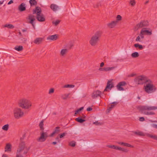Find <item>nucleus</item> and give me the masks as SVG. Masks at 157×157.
Instances as JSON below:
<instances>
[{"mask_svg": "<svg viewBox=\"0 0 157 157\" xmlns=\"http://www.w3.org/2000/svg\"><path fill=\"white\" fill-rule=\"evenodd\" d=\"M151 126L157 129V125L155 124H153L151 125Z\"/></svg>", "mask_w": 157, "mask_h": 157, "instance_id": "nucleus-52", "label": "nucleus"}, {"mask_svg": "<svg viewBox=\"0 0 157 157\" xmlns=\"http://www.w3.org/2000/svg\"><path fill=\"white\" fill-rule=\"evenodd\" d=\"M32 106V103L29 100L22 98L20 100V107L25 109H29Z\"/></svg>", "mask_w": 157, "mask_h": 157, "instance_id": "nucleus-3", "label": "nucleus"}, {"mask_svg": "<svg viewBox=\"0 0 157 157\" xmlns=\"http://www.w3.org/2000/svg\"><path fill=\"white\" fill-rule=\"evenodd\" d=\"M50 8L52 10L54 11H56L59 9L58 6L54 4H51Z\"/></svg>", "mask_w": 157, "mask_h": 157, "instance_id": "nucleus-24", "label": "nucleus"}, {"mask_svg": "<svg viewBox=\"0 0 157 157\" xmlns=\"http://www.w3.org/2000/svg\"><path fill=\"white\" fill-rule=\"evenodd\" d=\"M69 145L72 147H74L76 145V143L74 141H71L69 143Z\"/></svg>", "mask_w": 157, "mask_h": 157, "instance_id": "nucleus-39", "label": "nucleus"}, {"mask_svg": "<svg viewBox=\"0 0 157 157\" xmlns=\"http://www.w3.org/2000/svg\"><path fill=\"white\" fill-rule=\"evenodd\" d=\"M101 4L100 2H98L97 4H96L95 5H94V8H98L99 6H101Z\"/></svg>", "mask_w": 157, "mask_h": 157, "instance_id": "nucleus-46", "label": "nucleus"}, {"mask_svg": "<svg viewBox=\"0 0 157 157\" xmlns=\"http://www.w3.org/2000/svg\"><path fill=\"white\" fill-rule=\"evenodd\" d=\"M107 147L111 148L116 149L117 146L109 145Z\"/></svg>", "mask_w": 157, "mask_h": 157, "instance_id": "nucleus-42", "label": "nucleus"}, {"mask_svg": "<svg viewBox=\"0 0 157 157\" xmlns=\"http://www.w3.org/2000/svg\"><path fill=\"white\" fill-rule=\"evenodd\" d=\"M131 56L133 58H136L139 56V54L137 52H136L132 53L131 55Z\"/></svg>", "mask_w": 157, "mask_h": 157, "instance_id": "nucleus-36", "label": "nucleus"}, {"mask_svg": "<svg viewBox=\"0 0 157 157\" xmlns=\"http://www.w3.org/2000/svg\"><path fill=\"white\" fill-rule=\"evenodd\" d=\"M80 111H79V109H78L77 110H76L75 111V115L76 114H77L78 113L80 112Z\"/></svg>", "mask_w": 157, "mask_h": 157, "instance_id": "nucleus-56", "label": "nucleus"}, {"mask_svg": "<svg viewBox=\"0 0 157 157\" xmlns=\"http://www.w3.org/2000/svg\"><path fill=\"white\" fill-rule=\"evenodd\" d=\"M99 123L98 122V121H95V122H94L93 123V124H94L96 125H98L99 124Z\"/></svg>", "mask_w": 157, "mask_h": 157, "instance_id": "nucleus-63", "label": "nucleus"}, {"mask_svg": "<svg viewBox=\"0 0 157 157\" xmlns=\"http://www.w3.org/2000/svg\"><path fill=\"white\" fill-rule=\"evenodd\" d=\"M14 49L18 51H20V46H16L14 48Z\"/></svg>", "mask_w": 157, "mask_h": 157, "instance_id": "nucleus-50", "label": "nucleus"}, {"mask_svg": "<svg viewBox=\"0 0 157 157\" xmlns=\"http://www.w3.org/2000/svg\"><path fill=\"white\" fill-rule=\"evenodd\" d=\"M112 104L109 106L108 109H107L108 112H109L115 105L117 104V103L116 102H114L112 103Z\"/></svg>", "mask_w": 157, "mask_h": 157, "instance_id": "nucleus-22", "label": "nucleus"}, {"mask_svg": "<svg viewBox=\"0 0 157 157\" xmlns=\"http://www.w3.org/2000/svg\"><path fill=\"white\" fill-rule=\"evenodd\" d=\"M114 87L112 80L108 81L107 82L106 86L104 90V91H107L108 90H111V88Z\"/></svg>", "mask_w": 157, "mask_h": 157, "instance_id": "nucleus-11", "label": "nucleus"}, {"mask_svg": "<svg viewBox=\"0 0 157 157\" xmlns=\"http://www.w3.org/2000/svg\"><path fill=\"white\" fill-rule=\"evenodd\" d=\"M21 144V145L20 146V155L24 154L26 155L29 149L27 147H25L24 142H22Z\"/></svg>", "mask_w": 157, "mask_h": 157, "instance_id": "nucleus-7", "label": "nucleus"}, {"mask_svg": "<svg viewBox=\"0 0 157 157\" xmlns=\"http://www.w3.org/2000/svg\"><path fill=\"white\" fill-rule=\"evenodd\" d=\"M48 137L47 133L43 132L41 133L40 137L37 139V140L39 142H44L46 140Z\"/></svg>", "mask_w": 157, "mask_h": 157, "instance_id": "nucleus-6", "label": "nucleus"}, {"mask_svg": "<svg viewBox=\"0 0 157 157\" xmlns=\"http://www.w3.org/2000/svg\"><path fill=\"white\" fill-rule=\"evenodd\" d=\"M122 17L120 15H118L117 17V20L116 21H117V23L118 22L121 20Z\"/></svg>", "mask_w": 157, "mask_h": 157, "instance_id": "nucleus-41", "label": "nucleus"}, {"mask_svg": "<svg viewBox=\"0 0 157 157\" xmlns=\"http://www.w3.org/2000/svg\"><path fill=\"white\" fill-rule=\"evenodd\" d=\"M5 152H10L11 151V145L9 143L6 144L5 147Z\"/></svg>", "mask_w": 157, "mask_h": 157, "instance_id": "nucleus-19", "label": "nucleus"}, {"mask_svg": "<svg viewBox=\"0 0 157 157\" xmlns=\"http://www.w3.org/2000/svg\"><path fill=\"white\" fill-rule=\"evenodd\" d=\"M28 19L29 20L28 23L32 24L33 28H35V25L33 24V22L35 20V16L32 14H29L28 16Z\"/></svg>", "mask_w": 157, "mask_h": 157, "instance_id": "nucleus-9", "label": "nucleus"}, {"mask_svg": "<svg viewBox=\"0 0 157 157\" xmlns=\"http://www.w3.org/2000/svg\"><path fill=\"white\" fill-rule=\"evenodd\" d=\"M58 35L57 34L49 36L47 37V39L51 40H55L58 39Z\"/></svg>", "mask_w": 157, "mask_h": 157, "instance_id": "nucleus-17", "label": "nucleus"}, {"mask_svg": "<svg viewBox=\"0 0 157 157\" xmlns=\"http://www.w3.org/2000/svg\"><path fill=\"white\" fill-rule=\"evenodd\" d=\"M139 121H143L145 120L144 118V117H140L139 119Z\"/></svg>", "mask_w": 157, "mask_h": 157, "instance_id": "nucleus-51", "label": "nucleus"}, {"mask_svg": "<svg viewBox=\"0 0 157 157\" xmlns=\"http://www.w3.org/2000/svg\"><path fill=\"white\" fill-rule=\"evenodd\" d=\"M122 151L124 152H127L128 151V150H127L123 148H122Z\"/></svg>", "mask_w": 157, "mask_h": 157, "instance_id": "nucleus-60", "label": "nucleus"}, {"mask_svg": "<svg viewBox=\"0 0 157 157\" xmlns=\"http://www.w3.org/2000/svg\"><path fill=\"white\" fill-rule=\"evenodd\" d=\"M148 25V22L147 21H143L137 24L135 26V29L138 30L139 28L147 27Z\"/></svg>", "mask_w": 157, "mask_h": 157, "instance_id": "nucleus-4", "label": "nucleus"}, {"mask_svg": "<svg viewBox=\"0 0 157 157\" xmlns=\"http://www.w3.org/2000/svg\"><path fill=\"white\" fill-rule=\"evenodd\" d=\"M122 148L121 147H119L117 146L116 150H119L122 151Z\"/></svg>", "mask_w": 157, "mask_h": 157, "instance_id": "nucleus-53", "label": "nucleus"}, {"mask_svg": "<svg viewBox=\"0 0 157 157\" xmlns=\"http://www.w3.org/2000/svg\"><path fill=\"white\" fill-rule=\"evenodd\" d=\"M18 151H19V150H18V149L17 150V154L16 157H20V153L18 152Z\"/></svg>", "mask_w": 157, "mask_h": 157, "instance_id": "nucleus-55", "label": "nucleus"}, {"mask_svg": "<svg viewBox=\"0 0 157 157\" xmlns=\"http://www.w3.org/2000/svg\"><path fill=\"white\" fill-rule=\"evenodd\" d=\"M157 109V106H142L140 108L141 110H151Z\"/></svg>", "mask_w": 157, "mask_h": 157, "instance_id": "nucleus-8", "label": "nucleus"}, {"mask_svg": "<svg viewBox=\"0 0 157 157\" xmlns=\"http://www.w3.org/2000/svg\"><path fill=\"white\" fill-rule=\"evenodd\" d=\"M141 33H143L144 35H151L152 34V30H147L146 29V28H143L141 30Z\"/></svg>", "mask_w": 157, "mask_h": 157, "instance_id": "nucleus-15", "label": "nucleus"}, {"mask_svg": "<svg viewBox=\"0 0 157 157\" xmlns=\"http://www.w3.org/2000/svg\"><path fill=\"white\" fill-rule=\"evenodd\" d=\"M60 128L59 127H57L55 128V130L50 135V136H53L55 134H58L60 132Z\"/></svg>", "mask_w": 157, "mask_h": 157, "instance_id": "nucleus-20", "label": "nucleus"}, {"mask_svg": "<svg viewBox=\"0 0 157 157\" xmlns=\"http://www.w3.org/2000/svg\"><path fill=\"white\" fill-rule=\"evenodd\" d=\"M67 134V133L66 132H64L62 134L60 135H59V138H61L63 137H64L66 134Z\"/></svg>", "mask_w": 157, "mask_h": 157, "instance_id": "nucleus-48", "label": "nucleus"}, {"mask_svg": "<svg viewBox=\"0 0 157 157\" xmlns=\"http://www.w3.org/2000/svg\"><path fill=\"white\" fill-rule=\"evenodd\" d=\"M29 3L31 6H36L37 4V2L36 0H30Z\"/></svg>", "mask_w": 157, "mask_h": 157, "instance_id": "nucleus-26", "label": "nucleus"}, {"mask_svg": "<svg viewBox=\"0 0 157 157\" xmlns=\"http://www.w3.org/2000/svg\"><path fill=\"white\" fill-rule=\"evenodd\" d=\"M13 114L16 119H19L20 117V108H16L13 110Z\"/></svg>", "mask_w": 157, "mask_h": 157, "instance_id": "nucleus-12", "label": "nucleus"}, {"mask_svg": "<svg viewBox=\"0 0 157 157\" xmlns=\"http://www.w3.org/2000/svg\"><path fill=\"white\" fill-rule=\"evenodd\" d=\"M9 128V125L7 124L4 125L2 127V129L5 131H7L8 130Z\"/></svg>", "mask_w": 157, "mask_h": 157, "instance_id": "nucleus-34", "label": "nucleus"}, {"mask_svg": "<svg viewBox=\"0 0 157 157\" xmlns=\"http://www.w3.org/2000/svg\"><path fill=\"white\" fill-rule=\"evenodd\" d=\"M75 85H71V84H67L65 85L63 87L64 88H73L75 87Z\"/></svg>", "mask_w": 157, "mask_h": 157, "instance_id": "nucleus-37", "label": "nucleus"}, {"mask_svg": "<svg viewBox=\"0 0 157 157\" xmlns=\"http://www.w3.org/2000/svg\"><path fill=\"white\" fill-rule=\"evenodd\" d=\"M70 93H69L68 94H65L63 95L62 96V98L63 99L65 100L68 97V96L70 95Z\"/></svg>", "mask_w": 157, "mask_h": 157, "instance_id": "nucleus-35", "label": "nucleus"}, {"mask_svg": "<svg viewBox=\"0 0 157 157\" xmlns=\"http://www.w3.org/2000/svg\"><path fill=\"white\" fill-rule=\"evenodd\" d=\"M44 121L42 120L40 122V123L39 126V127L40 128V129L41 130H43L44 129Z\"/></svg>", "mask_w": 157, "mask_h": 157, "instance_id": "nucleus-28", "label": "nucleus"}, {"mask_svg": "<svg viewBox=\"0 0 157 157\" xmlns=\"http://www.w3.org/2000/svg\"><path fill=\"white\" fill-rule=\"evenodd\" d=\"M61 21L59 20H57L55 21H53L52 23L54 24L55 26L58 25L60 22Z\"/></svg>", "mask_w": 157, "mask_h": 157, "instance_id": "nucleus-38", "label": "nucleus"}, {"mask_svg": "<svg viewBox=\"0 0 157 157\" xmlns=\"http://www.w3.org/2000/svg\"><path fill=\"white\" fill-rule=\"evenodd\" d=\"M134 46L135 48H138L140 50H142L143 48V46L141 45H140L139 44H134Z\"/></svg>", "mask_w": 157, "mask_h": 157, "instance_id": "nucleus-30", "label": "nucleus"}, {"mask_svg": "<svg viewBox=\"0 0 157 157\" xmlns=\"http://www.w3.org/2000/svg\"><path fill=\"white\" fill-rule=\"evenodd\" d=\"M102 34L101 31H98L91 36L89 43L91 46L94 47L97 45L100 40Z\"/></svg>", "mask_w": 157, "mask_h": 157, "instance_id": "nucleus-1", "label": "nucleus"}, {"mask_svg": "<svg viewBox=\"0 0 157 157\" xmlns=\"http://www.w3.org/2000/svg\"><path fill=\"white\" fill-rule=\"evenodd\" d=\"M144 34L143 33H141V31H140V37L141 38V39H143L144 38Z\"/></svg>", "mask_w": 157, "mask_h": 157, "instance_id": "nucleus-49", "label": "nucleus"}, {"mask_svg": "<svg viewBox=\"0 0 157 157\" xmlns=\"http://www.w3.org/2000/svg\"><path fill=\"white\" fill-rule=\"evenodd\" d=\"M136 41H139V42H142V40H141L140 38V36H138L137 37L136 39Z\"/></svg>", "mask_w": 157, "mask_h": 157, "instance_id": "nucleus-47", "label": "nucleus"}, {"mask_svg": "<svg viewBox=\"0 0 157 157\" xmlns=\"http://www.w3.org/2000/svg\"><path fill=\"white\" fill-rule=\"evenodd\" d=\"M92 109L91 108L89 107H88L87 109L86 110L87 111H91V110H92Z\"/></svg>", "mask_w": 157, "mask_h": 157, "instance_id": "nucleus-54", "label": "nucleus"}, {"mask_svg": "<svg viewBox=\"0 0 157 157\" xmlns=\"http://www.w3.org/2000/svg\"><path fill=\"white\" fill-rule=\"evenodd\" d=\"M24 113L23 112H21L20 110V117H23L24 115Z\"/></svg>", "mask_w": 157, "mask_h": 157, "instance_id": "nucleus-57", "label": "nucleus"}, {"mask_svg": "<svg viewBox=\"0 0 157 157\" xmlns=\"http://www.w3.org/2000/svg\"><path fill=\"white\" fill-rule=\"evenodd\" d=\"M145 81V77L142 76H139L134 79L135 82L138 84H142Z\"/></svg>", "mask_w": 157, "mask_h": 157, "instance_id": "nucleus-5", "label": "nucleus"}, {"mask_svg": "<svg viewBox=\"0 0 157 157\" xmlns=\"http://www.w3.org/2000/svg\"><path fill=\"white\" fill-rule=\"evenodd\" d=\"M101 92L99 90L93 92L92 94V97L93 98H95L98 96H100Z\"/></svg>", "mask_w": 157, "mask_h": 157, "instance_id": "nucleus-16", "label": "nucleus"}, {"mask_svg": "<svg viewBox=\"0 0 157 157\" xmlns=\"http://www.w3.org/2000/svg\"><path fill=\"white\" fill-rule=\"evenodd\" d=\"M54 88H51L49 91L48 94H52L54 92Z\"/></svg>", "mask_w": 157, "mask_h": 157, "instance_id": "nucleus-45", "label": "nucleus"}, {"mask_svg": "<svg viewBox=\"0 0 157 157\" xmlns=\"http://www.w3.org/2000/svg\"><path fill=\"white\" fill-rule=\"evenodd\" d=\"M4 27H7L9 29H13L14 28V26L11 24H6L4 25Z\"/></svg>", "mask_w": 157, "mask_h": 157, "instance_id": "nucleus-33", "label": "nucleus"}, {"mask_svg": "<svg viewBox=\"0 0 157 157\" xmlns=\"http://www.w3.org/2000/svg\"><path fill=\"white\" fill-rule=\"evenodd\" d=\"M117 24V21H113L107 24V27L109 28H113L115 27Z\"/></svg>", "mask_w": 157, "mask_h": 157, "instance_id": "nucleus-13", "label": "nucleus"}, {"mask_svg": "<svg viewBox=\"0 0 157 157\" xmlns=\"http://www.w3.org/2000/svg\"><path fill=\"white\" fill-rule=\"evenodd\" d=\"M105 67L104 68H100L99 70L100 71H104Z\"/></svg>", "mask_w": 157, "mask_h": 157, "instance_id": "nucleus-58", "label": "nucleus"}, {"mask_svg": "<svg viewBox=\"0 0 157 157\" xmlns=\"http://www.w3.org/2000/svg\"><path fill=\"white\" fill-rule=\"evenodd\" d=\"M44 40V38L41 37L36 38L34 41L33 42L36 44H39L42 43Z\"/></svg>", "mask_w": 157, "mask_h": 157, "instance_id": "nucleus-18", "label": "nucleus"}, {"mask_svg": "<svg viewBox=\"0 0 157 157\" xmlns=\"http://www.w3.org/2000/svg\"><path fill=\"white\" fill-rule=\"evenodd\" d=\"M149 136L151 138H153L155 140H157V136L155 135H149Z\"/></svg>", "mask_w": 157, "mask_h": 157, "instance_id": "nucleus-44", "label": "nucleus"}, {"mask_svg": "<svg viewBox=\"0 0 157 157\" xmlns=\"http://www.w3.org/2000/svg\"><path fill=\"white\" fill-rule=\"evenodd\" d=\"M135 133L136 134L140 136H144L145 135V134L142 132H135Z\"/></svg>", "mask_w": 157, "mask_h": 157, "instance_id": "nucleus-32", "label": "nucleus"}, {"mask_svg": "<svg viewBox=\"0 0 157 157\" xmlns=\"http://www.w3.org/2000/svg\"><path fill=\"white\" fill-rule=\"evenodd\" d=\"M118 144L121 145H123L124 146V142H118Z\"/></svg>", "mask_w": 157, "mask_h": 157, "instance_id": "nucleus-62", "label": "nucleus"}, {"mask_svg": "<svg viewBox=\"0 0 157 157\" xmlns=\"http://www.w3.org/2000/svg\"><path fill=\"white\" fill-rule=\"evenodd\" d=\"M41 10L40 7H36L35 9L33 10V13L35 14L36 13L37 15V14L41 13Z\"/></svg>", "mask_w": 157, "mask_h": 157, "instance_id": "nucleus-21", "label": "nucleus"}, {"mask_svg": "<svg viewBox=\"0 0 157 157\" xmlns=\"http://www.w3.org/2000/svg\"><path fill=\"white\" fill-rule=\"evenodd\" d=\"M124 146H125L127 147H133V146L132 145L129 144H128V143H124Z\"/></svg>", "mask_w": 157, "mask_h": 157, "instance_id": "nucleus-43", "label": "nucleus"}, {"mask_svg": "<svg viewBox=\"0 0 157 157\" xmlns=\"http://www.w3.org/2000/svg\"><path fill=\"white\" fill-rule=\"evenodd\" d=\"M76 121L80 123H82L85 121V120L83 119L80 118L78 117L75 119Z\"/></svg>", "mask_w": 157, "mask_h": 157, "instance_id": "nucleus-31", "label": "nucleus"}, {"mask_svg": "<svg viewBox=\"0 0 157 157\" xmlns=\"http://www.w3.org/2000/svg\"><path fill=\"white\" fill-rule=\"evenodd\" d=\"M25 5L23 3L20 4V11H23L25 10Z\"/></svg>", "mask_w": 157, "mask_h": 157, "instance_id": "nucleus-27", "label": "nucleus"}, {"mask_svg": "<svg viewBox=\"0 0 157 157\" xmlns=\"http://www.w3.org/2000/svg\"><path fill=\"white\" fill-rule=\"evenodd\" d=\"M116 68L115 67H105L104 71H107L113 70Z\"/></svg>", "mask_w": 157, "mask_h": 157, "instance_id": "nucleus-29", "label": "nucleus"}, {"mask_svg": "<svg viewBox=\"0 0 157 157\" xmlns=\"http://www.w3.org/2000/svg\"><path fill=\"white\" fill-rule=\"evenodd\" d=\"M36 19L38 21L40 22H43L45 21V17L41 13L36 15Z\"/></svg>", "mask_w": 157, "mask_h": 157, "instance_id": "nucleus-14", "label": "nucleus"}, {"mask_svg": "<svg viewBox=\"0 0 157 157\" xmlns=\"http://www.w3.org/2000/svg\"><path fill=\"white\" fill-rule=\"evenodd\" d=\"M68 52V50L67 49H64L61 50L60 55L62 56H66Z\"/></svg>", "mask_w": 157, "mask_h": 157, "instance_id": "nucleus-23", "label": "nucleus"}, {"mask_svg": "<svg viewBox=\"0 0 157 157\" xmlns=\"http://www.w3.org/2000/svg\"><path fill=\"white\" fill-rule=\"evenodd\" d=\"M126 83L125 81L120 82L117 86V88L118 90H124V89L122 86L126 85Z\"/></svg>", "mask_w": 157, "mask_h": 157, "instance_id": "nucleus-10", "label": "nucleus"}, {"mask_svg": "<svg viewBox=\"0 0 157 157\" xmlns=\"http://www.w3.org/2000/svg\"><path fill=\"white\" fill-rule=\"evenodd\" d=\"M104 63L103 62H102L100 64V66L101 67H102L104 66Z\"/></svg>", "mask_w": 157, "mask_h": 157, "instance_id": "nucleus-61", "label": "nucleus"}, {"mask_svg": "<svg viewBox=\"0 0 157 157\" xmlns=\"http://www.w3.org/2000/svg\"><path fill=\"white\" fill-rule=\"evenodd\" d=\"M144 91L148 94L153 93L155 91L156 88L150 80H147L144 86Z\"/></svg>", "mask_w": 157, "mask_h": 157, "instance_id": "nucleus-2", "label": "nucleus"}, {"mask_svg": "<svg viewBox=\"0 0 157 157\" xmlns=\"http://www.w3.org/2000/svg\"><path fill=\"white\" fill-rule=\"evenodd\" d=\"M144 113L146 115H154L155 114V113L153 112H146Z\"/></svg>", "mask_w": 157, "mask_h": 157, "instance_id": "nucleus-40", "label": "nucleus"}, {"mask_svg": "<svg viewBox=\"0 0 157 157\" xmlns=\"http://www.w3.org/2000/svg\"><path fill=\"white\" fill-rule=\"evenodd\" d=\"M13 1L12 0H10L8 3V5L10 4L13 3Z\"/></svg>", "mask_w": 157, "mask_h": 157, "instance_id": "nucleus-59", "label": "nucleus"}, {"mask_svg": "<svg viewBox=\"0 0 157 157\" xmlns=\"http://www.w3.org/2000/svg\"><path fill=\"white\" fill-rule=\"evenodd\" d=\"M2 157H9L6 154H4L2 155Z\"/></svg>", "mask_w": 157, "mask_h": 157, "instance_id": "nucleus-64", "label": "nucleus"}, {"mask_svg": "<svg viewBox=\"0 0 157 157\" xmlns=\"http://www.w3.org/2000/svg\"><path fill=\"white\" fill-rule=\"evenodd\" d=\"M129 3L130 6L132 7H133L136 5V2L135 0H130Z\"/></svg>", "mask_w": 157, "mask_h": 157, "instance_id": "nucleus-25", "label": "nucleus"}]
</instances>
